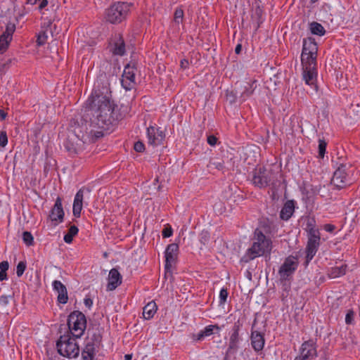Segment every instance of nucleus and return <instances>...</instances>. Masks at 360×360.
Segmentation results:
<instances>
[{
  "instance_id": "f257e3e1",
  "label": "nucleus",
  "mask_w": 360,
  "mask_h": 360,
  "mask_svg": "<svg viewBox=\"0 0 360 360\" xmlns=\"http://www.w3.org/2000/svg\"><path fill=\"white\" fill-rule=\"evenodd\" d=\"M113 111L114 103L107 89H94L86 101L84 122L75 128V135L84 143L96 141L118 120Z\"/></svg>"
},
{
  "instance_id": "f03ea898",
  "label": "nucleus",
  "mask_w": 360,
  "mask_h": 360,
  "mask_svg": "<svg viewBox=\"0 0 360 360\" xmlns=\"http://www.w3.org/2000/svg\"><path fill=\"white\" fill-rule=\"evenodd\" d=\"M317 52L318 46L315 40L311 37L304 39L301 54L302 78L306 84L315 90L317 89Z\"/></svg>"
},
{
  "instance_id": "7ed1b4c3",
  "label": "nucleus",
  "mask_w": 360,
  "mask_h": 360,
  "mask_svg": "<svg viewBox=\"0 0 360 360\" xmlns=\"http://www.w3.org/2000/svg\"><path fill=\"white\" fill-rule=\"evenodd\" d=\"M271 249L272 242L271 239L267 238L260 230L256 229L254 242L252 246L246 250L241 260L245 263L249 262L264 254L270 253Z\"/></svg>"
},
{
  "instance_id": "20e7f679",
  "label": "nucleus",
  "mask_w": 360,
  "mask_h": 360,
  "mask_svg": "<svg viewBox=\"0 0 360 360\" xmlns=\"http://www.w3.org/2000/svg\"><path fill=\"white\" fill-rule=\"evenodd\" d=\"M278 174V172L272 169L259 167L255 168L252 172V183L259 188L266 187L274 188L277 186Z\"/></svg>"
},
{
  "instance_id": "39448f33",
  "label": "nucleus",
  "mask_w": 360,
  "mask_h": 360,
  "mask_svg": "<svg viewBox=\"0 0 360 360\" xmlns=\"http://www.w3.org/2000/svg\"><path fill=\"white\" fill-rule=\"evenodd\" d=\"M75 338L69 334L61 335L56 342L58 353L68 359H75L79 356L80 348Z\"/></svg>"
},
{
  "instance_id": "423d86ee",
  "label": "nucleus",
  "mask_w": 360,
  "mask_h": 360,
  "mask_svg": "<svg viewBox=\"0 0 360 360\" xmlns=\"http://www.w3.org/2000/svg\"><path fill=\"white\" fill-rule=\"evenodd\" d=\"M132 4L117 2L105 11V18L112 24L120 23L125 20L129 15Z\"/></svg>"
},
{
  "instance_id": "0eeeda50",
  "label": "nucleus",
  "mask_w": 360,
  "mask_h": 360,
  "mask_svg": "<svg viewBox=\"0 0 360 360\" xmlns=\"http://www.w3.org/2000/svg\"><path fill=\"white\" fill-rule=\"evenodd\" d=\"M68 326L72 337L80 338L86 327L85 316L78 311L72 312L68 319Z\"/></svg>"
},
{
  "instance_id": "6e6552de",
  "label": "nucleus",
  "mask_w": 360,
  "mask_h": 360,
  "mask_svg": "<svg viewBox=\"0 0 360 360\" xmlns=\"http://www.w3.org/2000/svg\"><path fill=\"white\" fill-rule=\"evenodd\" d=\"M101 342V336L98 333H94L91 337H88L81 352L82 359L94 360L96 348L99 347Z\"/></svg>"
},
{
  "instance_id": "1a4fd4ad",
  "label": "nucleus",
  "mask_w": 360,
  "mask_h": 360,
  "mask_svg": "<svg viewBox=\"0 0 360 360\" xmlns=\"http://www.w3.org/2000/svg\"><path fill=\"white\" fill-rule=\"evenodd\" d=\"M318 355L317 345L313 340L304 341L299 349V355L294 360H312Z\"/></svg>"
},
{
  "instance_id": "9d476101",
  "label": "nucleus",
  "mask_w": 360,
  "mask_h": 360,
  "mask_svg": "<svg viewBox=\"0 0 360 360\" xmlns=\"http://www.w3.org/2000/svg\"><path fill=\"white\" fill-rule=\"evenodd\" d=\"M298 266L297 259L293 256L288 257L278 270L280 279L288 280L295 273Z\"/></svg>"
},
{
  "instance_id": "9b49d317",
  "label": "nucleus",
  "mask_w": 360,
  "mask_h": 360,
  "mask_svg": "<svg viewBox=\"0 0 360 360\" xmlns=\"http://www.w3.org/2000/svg\"><path fill=\"white\" fill-rule=\"evenodd\" d=\"M332 184L338 188H342L349 184L346 165L341 164L335 171Z\"/></svg>"
},
{
  "instance_id": "f8f14e48",
  "label": "nucleus",
  "mask_w": 360,
  "mask_h": 360,
  "mask_svg": "<svg viewBox=\"0 0 360 360\" xmlns=\"http://www.w3.org/2000/svg\"><path fill=\"white\" fill-rule=\"evenodd\" d=\"M321 244L320 235L307 236V244L306 247L307 264L314 258Z\"/></svg>"
},
{
  "instance_id": "ddd939ff",
  "label": "nucleus",
  "mask_w": 360,
  "mask_h": 360,
  "mask_svg": "<svg viewBox=\"0 0 360 360\" xmlns=\"http://www.w3.org/2000/svg\"><path fill=\"white\" fill-rule=\"evenodd\" d=\"M135 75L136 70L134 67H131L128 65L124 68L122 76L121 84L125 90L129 91L134 88L136 84Z\"/></svg>"
},
{
  "instance_id": "4468645a",
  "label": "nucleus",
  "mask_w": 360,
  "mask_h": 360,
  "mask_svg": "<svg viewBox=\"0 0 360 360\" xmlns=\"http://www.w3.org/2000/svg\"><path fill=\"white\" fill-rule=\"evenodd\" d=\"M64 215L65 213L63 209L62 199L60 197H58L56 199L55 204L50 212L49 219L54 225L56 226L63 221Z\"/></svg>"
},
{
  "instance_id": "2eb2a0df",
  "label": "nucleus",
  "mask_w": 360,
  "mask_h": 360,
  "mask_svg": "<svg viewBox=\"0 0 360 360\" xmlns=\"http://www.w3.org/2000/svg\"><path fill=\"white\" fill-rule=\"evenodd\" d=\"M110 51L115 56H123L125 53V44L120 34H115L109 44Z\"/></svg>"
},
{
  "instance_id": "dca6fc26",
  "label": "nucleus",
  "mask_w": 360,
  "mask_h": 360,
  "mask_svg": "<svg viewBox=\"0 0 360 360\" xmlns=\"http://www.w3.org/2000/svg\"><path fill=\"white\" fill-rule=\"evenodd\" d=\"M179 251V246L176 243H171L167 245L165 250V269L169 270L175 263Z\"/></svg>"
},
{
  "instance_id": "f3484780",
  "label": "nucleus",
  "mask_w": 360,
  "mask_h": 360,
  "mask_svg": "<svg viewBox=\"0 0 360 360\" xmlns=\"http://www.w3.org/2000/svg\"><path fill=\"white\" fill-rule=\"evenodd\" d=\"M147 136L150 145L158 146L162 143L165 135L160 128L149 127L147 129Z\"/></svg>"
},
{
  "instance_id": "a211bd4d",
  "label": "nucleus",
  "mask_w": 360,
  "mask_h": 360,
  "mask_svg": "<svg viewBox=\"0 0 360 360\" xmlns=\"http://www.w3.org/2000/svg\"><path fill=\"white\" fill-rule=\"evenodd\" d=\"M122 277L119 271L113 268L108 274L107 290L112 291L122 283Z\"/></svg>"
},
{
  "instance_id": "6ab92c4d",
  "label": "nucleus",
  "mask_w": 360,
  "mask_h": 360,
  "mask_svg": "<svg viewBox=\"0 0 360 360\" xmlns=\"http://www.w3.org/2000/svg\"><path fill=\"white\" fill-rule=\"evenodd\" d=\"M52 22L51 20L44 21L41 27L42 30L37 35V43L38 46H42L46 43L49 35L53 34Z\"/></svg>"
},
{
  "instance_id": "aec40b11",
  "label": "nucleus",
  "mask_w": 360,
  "mask_h": 360,
  "mask_svg": "<svg viewBox=\"0 0 360 360\" xmlns=\"http://www.w3.org/2000/svg\"><path fill=\"white\" fill-rule=\"evenodd\" d=\"M53 290L58 293V301L66 304L68 300V291L65 285L60 281H54L52 283Z\"/></svg>"
},
{
  "instance_id": "412c9836",
  "label": "nucleus",
  "mask_w": 360,
  "mask_h": 360,
  "mask_svg": "<svg viewBox=\"0 0 360 360\" xmlns=\"http://www.w3.org/2000/svg\"><path fill=\"white\" fill-rule=\"evenodd\" d=\"M84 190L79 189L74 198L72 212L75 217H79L83 207Z\"/></svg>"
},
{
  "instance_id": "4be33fe9",
  "label": "nucleus",
  "mask_w": 360,
  "mask_h": 360,
  "mask_svg": "<svg viewBox=\"0 0 360 360\" xmlns=\"http://www.w3.org/2000/svg\"><path fill=\"white\" fill-rule=\"evenodd\" d=\"M214 330H220V328L218 325H208L198 333L193 334L192 338L196 341H201L206 337L212 335L214 333Z\"/></svg>"
},
{
  "instance_id": "5701e85b",
  "label": "nucleus",
  "mask_w": 360,
  "mask_h": 360,
  "mask_svg": "<svg viewBox=\"0 0 360 360\" xmlns=\"http://www.w3.org/2000/svg\"><path fill=\"white\" fill-rule=\"evenodd\" d=\"M264 338L263 335L258 331H252L251 333V345L256 352H260L264 347Z\"/></svg>"
},
{
  "instance_id": "b1692460",
  "label": "nucleus",
  "mask_w": 360,
  "mask_h": 360,
  "mask_svg": "<svg viewBox=\"0 0 360 360\" xmlns=\"http://www.w3.org/2000/svg\"><path fill=\"white\" fill-rule=\"evenodd\" d=\"M295 211L294 200H288L284 204L280 212V218L283 220L288 221L293 214Z\"/></svg>"
},
{
  "instance_id": "393cba45",
  "label": "nucleus",
  "mask_w": 360,
  "mask_h": 360,
  "mask_svg": "<svg viewBox=\"0 0 360 360\" xmlns=\"http://www.w3.org/2000/svg\"><path fill=\"white\" fill-rule=\"evenodd\" d=\"M241 325L239 321L235 323L233 327V332L230 336L229 340V348L230 349H236L238 347V344L239 342V330Z\"/></svg>"
},
{
  "instance_id": "a878e982",
  "label": "nucleus",
  "mask_w": 360,
  "mask_h": 360,
  "mask_svg": "<svg viewBox=\"0 0 360 360\" xmlns=\"http://www.w3.org/2000/svg\"><path fill=\"white\" fill-rule=\"evenodd\" d=\"M157 309L156 303L154 301L149 302L143 309V318L150 320L155 314Z\"/></svg>"
},
{
  "instance_id": "bb28decb",
  "label": "nucleus",
  "mask_w": 360,
  "mask_h": 360,
  "mask_svg": "<svg viewBox=\"0 0 360 360\" xmlns=\"http://www.w3.org/2000/svg\"><path fill=\"white\" fill-rule=\"evenodd\" d=\"M306 231L307 236L320 235L319 230L316 228V220L314 218H310L307 220Z\"/></svg>"
},
{
  "instance_id": "cd10ccee",
  "label": "nucleus",
  "mask_w": 360,
  "mask_h": 360,
  "mask_svg": "<svg viewBox=\"0 0 360 360\" xmlns=\"http://www.w3.org/2000/svg\"><path fill=\"white\" fill-rule=\"evenodd\" d=\"M257 87L256 81H252L251 83H248L244 86V90L241 93L240 97L243 101L249 98L254 92Z\"/></svg>"
},
{
  "instance_id": "c85d7f7f",
  "label": "nucleus",
  "mask_w": 360,
  "mask_h": 360,
  "mask_svg": "<svg viewBox=\"0 0 360 360\" xmlns=\"http://www.w3.org/2000/svg\"><path fill=\"white\" fill-rule=\"evenodd\" d=\"M346 269L347 266L343 264L340 266L332 267L328 272V276L332 278L340 277L346 274Z\"/></svg>"
},
{
  "instance_id": "c756f323",
  "label": "nucleus",
  "mask_w": 360,
  "mask_h": 360,
  "mask_svg": "<svg viewBox=\"0 0 360 360\" xmlns=\"http://www.w3.org/2000/svg\"><path fill=\"white\" fill-rule=\"evenodd\" d=\"M309 30L311 34L318 35V36H323L326 33V30L323 27V25L317 22H312L309 24Z\"/></svg>"
},
{
  "instance_id": "7c9ffc66",
  "label": "nucleus",
  "mask_w": 360,
  "mask_h": 360,
  "mask_svg": "<svg viewBox=\"0 0 360 360\" xmlns=\"http://www.w3.org/2000/svg\"><path fill=\"white\" fill-rule=\"evenodd\" d=\"M64 146L70 154H77L79 151V148L70 141V139H67L64 143Z\"/></svg>"
},
{
  "instance_id": "2f4dec72",
  "label": "nucleus",
  "mask_w": 360,
  "mask_h": 360,
  "mask_svg": "<svg viewBox=\"0 0 360 360\" xmlns=\"http://www.w3.org/2000/svg\"><path fill=\"white\" fill-rule=\"evenodd\" d=\"M11 41L6 35H0V53H3L7 50Z\"/></svg>"
},
{
  "instance_id": "473e14b6",
  "label": "nucleus",
  "mask_w": 360,
  "mask_h": 360,
  "mask_svg": "<svg viewBox=\"0 0 360 360\" xmlns=\"http://www.w3.org/2000/svg\"><path fill=\"white\" fill-rule=\"evenodd\" d=\"M184 11L181 8H177L174 14V20L176 24L182 23L184 18Z\"/></svg>"
},
{
  "instance_id": "72a5a7b5",
  "label": "nucleus",
  "mask_w": 360,
  "mask_h": 360,
  "mask_svg": "<svg viewBox=\"0 0 360 360\" xmlns=\"http://www.w3.org/2000/svg\"><path fill=\"white\" fill-rule=\"evenodd\" d=\"M15 26L13 23H8L6 25V30L2 33L3 35H6V37L11 40L12 39V36L13 32H15Z\"/></svg>"
},
{
  "instance_id": "f704fd0d",
  "label": "nucleus",
  "mask_w": 360,
  "mask_h": 360,
  "mask_svg": "<svg viewBox=\"0 0 360 360\" xmlns=\"http://www.w3.org/2000/svg\"><path fill=\"white\" fill-rule=\"evenodd\" d=\"M22 240L27 246H30L33 244L34 238L30 232L25 231L22 233Z\"/></svg>"
},
{
  "instance_id": "c9c22d12",
  "label": "nucleus",
  "mask_w": 360,
  "mask_h": 360,
  "mask_svg": "<svg viewBox=\"0 0 360 360\" xmlns=\"http://www.w3.org/2000/svg\"><path fill=\"white\" fill-rule=\"evenodd\" d=\"M327 143L323 140L319 141V155L320 158H323L326 150Z\"/></svg>"
},
{
  "instance_id": "e433bc0d",
  "label": "nucleus",
  "mask_w": 360,
  "mask_h": 360,
  "mask_svg": "<svg viewBox=\"0 0 360 360\" xmlns=\"http://www.w3.org/2000/svg\"><path fill=\"white\" fill-rule=\"evenodd\" d=\"M227 297H228L227 289L224 288H221L220 290L219 296V304H224L226 302Z\"/></svg>"
},
{
  "instance_id": "4c0bfd02",
  "label": "nucleus",
  "mask_w": 360,
  "mask_h": 360,
  "mask_svg": "<svg viewBox=\"0 0 360 360\" xmlns=\"http://www.w3.org/2000/svg\"><path fill=\"white\" fill-rule=\"evenodd\" d=\"M26 269V264L23 262H20L16 267V274L18 277H20Z\"/></svg>"
},
{
  "instance_id": "58836bf2",
  "label": "nucleus",
  "mask_w": 360,
  "mask_h": 360,
  "mask_svg": "<svg viewBox=\"0 0 360 360\" xmlns=\"http://www.w3.org/2000/svg\"><path fill=\"white\" fill-rule=\"evenodd\" d=\"M210 240V234L207 231H202L200 236V241L203 244L206 245Z\"/></svg>"
},
{
  "instance_id": "ea45409f",
  "label": "nucleus",
  "mask_w": 360,
  "mask_h": 360,
  "mask_svg": "<svg viewBox=\"0 0 360 360\" xmlns=\"http://www.w3.org/2000/svg\"><path fill=\"white\" fill-rule=\"evenodd\" d=\"M354 319V312L352 310H349L345 316V322L347 324L353 323Z\"/></svg>"
},
{
  "instance_id": "a19ab883",
  "label": "nucleus",
  "mask_w": 360,
  "mask_h": 360,
  "mask_svg": "<svg viewBox=\"0 0 360 360\" xmlns=\"http://www.w3.org/2000/svg\"><path fill=\"white\" fill-rule=\"evenodd\" d=\"M10 296L1 295L0 297V308H5L9 303Z\"/></svg>"
},
{
  "instance_id": "79ce46f5",
  "label": "nucleus",
  "mask_w": 360,
  "mask_h": 360,
  "mask_svg": "<svg viewBox=\"0 0 360 360\" xmlns=\"http://www.w3.org/2000/svg\"><path fill=\"white\" fill-rule=\"evenodd\" d=\"M8 143V138L5 131L0 133V146L5 147Z\"/></svg>"
},
{
  "instance_id": "37998d69",
  "label": "nucleus",
  "mask_w": 360,
  "mask_h": 360,
  "mask_svg": "<svg viewBox=\"0 0 360 360\" xmlns=\"http://www.w3.org/2000/svg\"><path fill=\"white\" fill-rule=\"evenodd\" d=\"M172 233L173 230L170 226H165L162 232L163 238H169L172 236Z\"/></svg>"
},
{
  "instance_id": "c03bdc74",
  "label": "nucleus",
  "mask_w": 360,
  "mask_h": 360,
  "mask_svg": "<svg viewBox=\"0 0 360 360\" xmlns=\"http://www.w3.org/2000/svg\"><path fill=\"white\" fill-rule=\"evenodd\" d=\"M134 148L136 152L142 153L145 150V146L143 142L137 141L134 143Z\"/></svg>"
},
{
  "instance_id": "a18cd8bd",
  "label": "nucleus",
  "mask_w": 360,
  "mask_h": 360,
  "mask_svg": "<svg viewBox=\"0 0 360 360\" xmlns=\"http://www.w3.org/2000/svg\"><path fill=\"white\" fill-rule=\"evenodd\" d=\"M78 228L76 226L72 225L69 228L68 233L74 237L78 233Z\"/></svg>"
},
{
  "instance_id": "49530a36",
  "label": "nucleus",
  "mask_w": 360,
  "mask_h": 360,
  "mask_svg": "<svg viewBox=\"0 0 360 360\" xmlns=\"http://www.w3.org/2000/svg\"><path fill=\"white\" fill-rule=\"evenodd\" d=\"M323 229L326 231L332 233L335 229V226L330 224H326L324 225Z\"/></svg>"
},
{
  "instance_id": "de8ad7c7",
  "label": "nucleus",
  "mask_w": 360,
  "mask_h": 360,
  "mask_svg": "<svg viewBox=\"0 0 360 360\" xmlns=\"http://www.w3.org/2000/svg\"><path fill=\"white\" fill-rule=\"evenodd\" d=\"M9 264L7 261H3L0 263V271H6L8 269Z\"/></svg>"
},
{
  "instance_id": "09e8293b",
  "label": "nucleus",
  "mask_w": 360,
  "mask_h": 360,
  "mask_svg": "<svg viewBox=\"0 0 360 360\" xmlns=\"http://www.w3.org/2000/svg\"><path fill=\"white\" fill-rule=\"evenodd\" d=\"M217 141V139L214 136H209L207 137V143L210 146H215Z\"/></svg>"
},
{
  "instance_id": "8fccbe9b",
  "label": "nucleus",
  "mask_w": 360,
  "mask_h": 360,
  "mask_svg": "<svg viewBox=\"0 0 360 360\" xmlns=\"http://www.w3.org/2000/svg\"><path fill=\"white\" fill-rule=\"evenodd\" d=\"M84 303L86 307L90 309L93 304V301L91 298H85L84 300Z\"/></svg>"
},
{
  "instance_id": "3c124183",
  "label": "nucleus",
  "mask_w": 360,
  "mask_h": 360,
  "mask_svg": "<svg viewBox=\"0 0 360 360\" xmlns=\"http://www.w3.org/2000/svg\"><path fill=\"white\" fill-rule=\"evenodd\" d=\"M38 4L39 9L41 10L48 5V0H41Z\"/></svg>"
},
{
  "instance_id": "603ef678",
  "label": "nucleus",
  "mask_w": 360,
  "mask_h": 360,
  "mask_svg": "<svg viewBox=\"0 0 360 360\" xmlns=\"http://www.w3.org/2000/svg\"><path fill=\"white\" fill-rule=\"evenodd\" d=\"M64 241L67 243H71L72 242V240H73V237L71 236L70 234L68 233H66L65 236H64Z\"/></svg>"
},
{
  "instance_id": "864d4df0",
  "label": "nucleus",
  "mask_w": 360,
  "mask_h": 360,
  "mask_svg": "<svg viewBox=\"0 0 360 360\" xmlns=\"http://www.w3.org/2000/svg\"><path fill=\"white\" fill-rule=\"evenodd\" d=\"M181 68L183 69H186L188 66V61L186 59H182L180 62Z\"/></svg>"
},
{
  "instance_id": "5fc2aeb1",
  "label": "nucleus",
  "mask_w": 360,
  "mask_h": 360,
  "mask_svg": "<svg viewBox=\"0 0 360 360\" xmlns=\"http://www.w3.org/2000/svg\"><path fill=\"white\" fill-rule=\"evenodd\" d=\"M7 280V275L6 271H0V281Z\"/></svg>"
},
{
  "instance_id": "6e6d98bb",
  "label": "nucleus",
  "mask_w": 360,
  "mask_h": 360,
  "mask_svg": "<svg viewBox=\"0 0 360 360\" xmlns=\"http://www.w3.org/2000/svg\"><path fill=\"white\" fill-rule=\"evenodd\" d=\"M6 116H7V114L4 111L0 110V117H1V119L2 120H5Z\"/></svg>"
},
{
  "instance_id": "4d7b16f0",
  "label": "nucleus",
  "mask_w": 360,
  "mask_h": 360,
  "mask_svg": "<svg viewBox=\"0 0 360 360\" xmlns=\"http://www.w3.org/2000/svg\"><path fill=\"white\" fill-rule=\"evenodd\" d=\"M241 45L240 44H238L236 46V49H235V52L236 53L238 54L240 53V51H241Z\"/></svg>"
},
{
  "instance_id": "13d9d810",
  "label": "nucleus",
  "mask_w": 360,
  "mask_h": 360,
  "mask_svg": "<svg viewBox=\"0 0 360 360\" xmlns=\"http://www.w3.org/2000/svg\"><path fill=\"white\" fill-rule=\"evenodd\" d=\"M40 1L41 0H27V3L34 5L39 3Z\"/></svg>"
},
{
  "instance_id": "bf43d9fd",
  "label": "nucleus",
  "mask_w": 360,
  "mask_h": 360,
  "mask_svg": "<svg viewBox=\"0 0 360 360\" xmlns=\"http://www.w3.org/2000/svg\"><path fill=\"white\" fill-rule=\"evenodd\" d=\"M132 355L131 354H126L124 356V360H131Z\"/></svg>"
},
{
  "instance_id": "052dcab7",
  "label": "nucleus",
  "mask_w": 360,
  "mask_h": 360,
  "mask_svg": "<svg viewBox=\"0 0 360 360\" xmlns=\"http://www.w3.org/2000/svg\"><path fill=\"white\" fill-rule=\"evenodd\" d=\"M214 165H216V167L219 169L222 167L221 164V163H217V164H215Z\"/></svg>"
},
{
  "instance_id": "680f3d73",
  "label": "nucleus",
  "mask_w": 360,
  "mask_h": 360,
  "mask_svg": "<svg viewBox=\"0 0 360 360\" xmlns=\"http://www.w3.org/2000/svg\"><path fill=\"white\" fill-rule=\"evenodd\" d=\"M311 4L316 3L318 0H310Z\"/></svg>"
}]
</instances>
